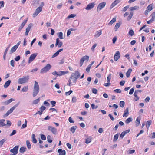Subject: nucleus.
<instances>
[{"label": "nucleus", "instance_id": "nucleus-1", "mask_svg": "<svg viewBox=\"0 0 155 155\" xmlns=\"http://www.w3.org/2000/svg\"><path fill=\"white\" fill-rule=\"evenodd\" d=\"M39 91V88L38 83L35 81L32 95L33 97L36 96Z\"/></svg>", "mask_w": 155, "mask_h": 155}, {"label": "nucleus", "instance_id": "nucleus-2", "mask_svg": "<svg viewBox=\"0 0 155 155\" xmlns=\"http://www.w3.org/2000/svg\"><path fill=\"white\" fill-rule=\"evenodd\" d=\"M29 79V77L28 75L23 76L22 78L18 79V83L19 84H21L27 83Z\"/></svg>", "mask_w": 155, "mask_h": 155}, {"label": "nucleus", "instance_id": "nucleus-3", "mask_svg": "<svg viewBox=\"0 0 155 155\" xmlns=\"http://www.w3.org/2000/svg\"><path fill=\"white\" fill-rule=\"evenodd\" d=\"M51 65L48 64L47 65L42 68L41 71L40 73H45L48 71L51 68Z\"/></svg>", "mask_w": 155, "mask_h": 155}, {"label": "nucleus", "instance_id": "nucleus-4", "mask_svg": "<svg viewBox=\"0 0 155 155\" xmlns=\"http://www.w3.org/2000/svg\"><path fill=\"white\" fill-rule=\"evenodd\" d=\"M18 103L14 106L12 107L4 115V117H5L8 116L15 109L16 107L18 106Z\"/></svg>", "mask_w": 155, "mask_h": 155}, {"label": "nucleus", "instance_id": "nucleus-5", "mask_svg": "<svg viewBox=\"0 0 155 155\" xmlns=\"http://www.w3.org/2000/svg\"><path fill=\"white\" fill-rule=\"evenodd\" d=\"M89 57L88 56L85 55L84 56L81 58L80 60V67L82 66L84 62L86 60L88 61L89 60Z\"/></svg>", "mask_w": 155, "mask_h": 155}, {"label": "nucleus", "instance_id": "nucleus-6", "mask_svg": "<svg viewBox=\"0 0 155 155\" xmlns=\"http://www.w3.org/2000/svg\"><path fill=\"white\" fill-rule=\"evenodd\" d=\"M106 3L105 2L101 3L98 5L97 11L98 12L99 11L102 10L105 6Z\"/></svg>", "mask_w": 155, "mask_h": 155}, {"label": "nucleus", "instance_id": "nucleus-7", "mask_svg": "<svg viewBox=\"0 0 155 155\" xmlns=\"http://www.w3.org/2000/svg\"><path fill=\"white\" fill-rule=\"evenodd\" d=\"M42 8L38 7L33 14L32 16L34 18L36 17L42 11Z\"/></svg>", "mask_w": 155, "mask_h": 155}, {"label": "nucleus", "instance_id": "nucleus-8", "mask_svg": "<svg viewBox=\"0 0 155 155\" xmlns=\"http://www.w3.org/2000/svg\"><path fill=\"white\" fill-rule=\"evenodd\" d=\"M19 147V146H15L13 149L10 150V152L13 153H15L16 155L18 153V150Z\"/></svg>", "mask_w": 155, "mask_h": 155}, {"label": "nucleus", "instance_id": "nucleus-9", "mask_svg": "<svg viewBox=\"0 0 155 155\" xmlns=\"http://www.w3.org/2000/svg\"><path fill=\"white\" fill-rule=\"evenodd\" d=\"M38 54V53H35L32 54L29 58L28 63H30L35 59Z\"/></svg>", "mask_w": 155, "mask_h": 155}, {"label": "nucleus", "instance_id": "nucleus-10", "mask_svg": "<svg viewBox=\"0 0 155 155\" xmlns=\"http://www.w3.org/2000/svg\"><path fill=\"white\" fill-rule=\"evenodd\" d=\"M95 5L94 2L90 3L88 4L85 8V9L87 10H89L92 9Z\"/></svg>", "mask_w": 155, "mask_h": 155}, {"label": "nucleus", "instance_id": "nucleus-11", "mask_svg": "<svg viewBox=\"0 0 155 155\" xmlns=\"http://www.w3.org/2000/svg\"><path fill=\"white\" fill-rule=\"evenodd\" d=\"M48 130L51 131L54 134H56L57 132V129L51 126H49L48 127Z\"/></svg>", "mask_w": 155, "mask_h": 155}, {"label": "nucleus", "instance_id": "nucleus-12", "mask_svg": "<svg viewBox=\"0 0 155 155\" xmlns=\"http://www.w3.org/2000/svg\"><path fill=\"white\" fill-rule=\"evenodd\" d=\"M33 25L32 23H30L28 25V27L26 29V32L25 33V35L27 36L28 35V33L30 31V30L32 27V26Z\"/></svg>", "mask_w": 155, "mask_h": 155}, {"label": "nucleus", "instance_id": "nucleus-13", "mask_svg": "<svg viewBox=\"0 0 155 155\" xmlns=\"http://www.w3.org/2000/svg\"><path fill=\"white\" fill-rule=\"evenodd\" d=\"M120 58V53L119 51H117L114 55V59L115 61H117Z\"/></svg>", "mask_w": 155, "mask_h": 155}, {"label": "nucleus", "instance_id": "nucleus-14", "mask_svg": "<svg viewBox=\"0 0 155 155\" xmlns=\"http://www.w3.org/2000/svg\"><path fill=\"white\" fill-rule=\"evenodd\" d=\"M130 130H126L124 131L123 132H122L120 136V137L121 139H122L123 138L124 136L127 133H128L130 131Z\"/></svg>", "mask_w": 155, "mask_h": 155}, {"label": "nucleus", "instance_id": "nucleus-15", "mask_svg": "<svg viewBox=\"0 0 155 155\" xmlns=\"http://www.w3.org/2000/svg\"><path fill=\"white\" fill-rule=\"evenodd\" d=\"M63 45V43L61 41H60L58 38H57L56 39V43L55 45L58 46V48L60 47Z\"/></svg>", "mask_w": 155, "mask_h": 155}, {"label": "nucleus", "instance_id": "nucleus-16", "mask_svg": "<svg viewBox=\"0 0 155 155\" xmlns=\"http://www.w3.org/2000/svg\"><path fill=\"white\" fill-rule=\"evenodd\" d=\"M121 0H115L113 3H112L111 5L110 8H112L114 7L116 5H117L118 3H119Z\"/></svg>", "mask_w": 155, "mask_h": 155}, {"label": "nucleus", "instance_id": "nucleus-17", "mask_svg": "<svg viewBox=\"0 0 155 155\" xmlns=\"http://www.w3.org/2000/svg\"><path fill=\"white\" fill-rule=\"evenodd\" d=\"M58 152L59 153V155H66V152L65 150H62L61 149H59L58 150Z\"/></svg>", "mask_w": 155, "mask_h": 155}, {"label": "nucleus", "instance_id": "nucleus-18", "mask_svg": "<svg viewBox=\"0 0 155 155\" xmlns=\"http://www.w3.org/2000/svg\"><path fill=\"white\" fill-rule=\"evenodd\" d=\"M11 82L10 80H8L5 83L3 86L5 88H6L8 87Z\"/></svg>", "mask_w": 155, "mask_h": 155}, {"label": "nucleus", "instance_id": "nucleus-19", "mask_svg": "<svg viewBox=\"0 0 155 155\" xmlns=\"http://www.w3.org/2000/svg\"><path fill=\"white\" fill-rule=\"evenodd\" d=\"M68 72V71H60L59 72H58V76H60L63 75H64L65 74H67Z\"/></svg>", "mask_w": 155, "mask_h": 155}, {"label": "nucleus", "instance_id": "nucleus-20", "mask_svg": "<svg viewBox=\"0 0 155 155\" xmlns=\"http://www.w3.org/2000/svg\"><path fill=\"white\" fill-rule=\"evenodd\" d=\"M74 75H73V77L75 78H77V79L80 76V74L78 71H75L74 73L73 74Z\"/></svg>", "mask_w": 155, "mask_h": 155}, {"label": "nucleus", "instance_id": "nucleus-21", "mask_svg": "<svg viewBox=\"0 0 155 155\" xmlns=\"http://www.w3.org/2000/svg\"><path fill=\"white\" fill-rule=\"evenodd\" d=\"M18 48L15 45L11 49L10 51L9 52V54H11L13 53L14 52L16 51V50Z\"/></svg>", "mask_w": 155, "mask_h": 155}, {"label": "nucleus", "instance_id": "nucleus-22", "mask_svg": "<svg viewBox=\"0 0 155 155\" xmlns=\"http://www.w3.org/2000/svg\"><path fill=\"white\" fill-rule=\"evenodd\" d=\"M15 100L14 99L11 98L10 99L5 101L4 103L5 105H8L11 103L12 101H14Z\"/></svg>", "mask_w": 155, "mask_h": 155}, {"label": "nucleus", "instance_id": "nucleus-23", "mask_svg": "<svg viewBox=\"0 0 155 155\" xmlns=\"http://www.w3.org/2000/svg\"><path fill=\"white\" fill-rule=\"evenodd\" d=\"M32 138V142L34 143H36L37 142V140L35 138V136L34 134H33L31 136Z\"/></svg>", "mask_w": 155, "mask_h": 155}, {"label": "nucleus", "instance_id": "nucleus-24", "mask_svg": "<svg viewBox=\"0 0 155 155\" xmlns=\"http://www.w3.org/2000/svg\"><path fill=\"white\" fill-rule=\"evenodd\" d=\"M5 121L4 119L0 120V125L1 127H3L6 125V124L4 122Z\"/></svg>", "mask_w": 155, "mask_h": 155}, {"label": "nucleus", "instance_id": "nucleus-25", "mask_svg": "<svg viewBox=\"0 0 155 155\" xmlns=\"http://www.w3.org/2000/svg\"><path fill=\"white\" fill-rule=\"evenodd\" d=\"M26 148L25 147H21L20 149L19 152L20 153H24L26 150Z\"/></svg>", "mask_w": 155, "mask_h": 155}, {"label": "nucleus", "instance_id": "nucleus-26", "mask_svg": "<svg viewBox=\"0 0 155 155\" xmlns=\"http://www.w3.org/2000/svg\"><path fill=\"white\" fill-rule=\"evenodd\" d=\"M71 81H72L74 83H75L77 80V78H75L73 77V75H71V77L70 78Z\"/></svg>", "mask_w": 155, "mask_h": 155}, {"label": "nucleus", "instance_id": "nucleus-27", "mask_svg": "<svg viewBox=\"0 0 155 155\" xmlns=\"http://www.w3.org/2000/svg\"><path fill=\"white\" fill-rule=\"evenodd\" d=\"M132 69L130 68L129 69L126 73V76L127 78H129L130 77V74L132 71Z\"/></svg>", "mask_w": 155, "mask_h": 155}, {"label": "nucleus", "instance_id": "nucleus-28", "mask_svg": "<svg viewBox=\"0 0 155 155\" xmlns=\"http://www.w3.org/2000/svg\"><path fill=\"white\" fill-rule=\"evenodd\" d=\"M26 146L27 148L28 149H30L31 148V145L30 143V142L28 140H27L26 141Z\"/></svg>", "mask_w": 155, "mask_h": 155}, {"label": "nucleus", "instance_id": "nucleus-29", "mask_svg": "<svg viewBox=\"0 0 155 155\" xmlns=\"http://www.w3.org/2000/svg\"><path fill=\"white\" fill-rule=\"evenodd\" d=\"M91 137H89L85 139V143L87 144L91 142Z\"/></svg>", "mask_w": 155, "mask_h": 155}, {"label": "nucleus", "instance_id": "nucleus-30", "mask_svg": "<svg viewBox=\"0 0 155 155\" xmlns=\"http://www.w3.org/2000/svg\"><path fill=\"white\" fill-rule=\"evenodd\" d=\"M77 128V126H72L70 130L73 133H74L75 132V130Z\"/></svg>", "mask_w": 155, "mask_h": 155}, {"label": "nucleus", "instance_id": "nucleus-31", "mask_svg": "<svg viewBox=\"0 0 155 155\" xmlns=\"http://www.w3.org/2000/svg\"><path fill=\"white\" fill-rule=\"evenodd\" d=\"M152 121L151 120L148 121L146 122V127L147 129H148L150 125L151 124Z\"/></svg>", "mask_w": 155, "mask_h": 155}, {"label": "nucleus", "instance_id": "nucleus-32", "mask_svg": "<svg viewBox=\"0 0 155 155\" xmlns=\"http://www.w3.org/2000/svg\"><path fill=\"white\" fill-rule=\"evenodd\" d=\"M6 140L5 139H3L0 141V148L1 147L2 145L4 143Z\"/></svg>", "mask_w": 155, "mask_h": 155}, {"label": "nucleus", "instance_id": "nucleus-33", "mask_svg": "<svg viewBox=\"0 0 155 155\" xmlns=\"http://www.w3.org/2000/svg\"><path fill=\"white\" fill-rule=\"evenodd\" d=\"M151 16L152 17L151 20L152 21H154V20H155V12H154L151 14Z\"/></svg>", "mask_w": 155, "mask_h": 155}, {"label": "nucleus", "instance_id": "nucleus-34", "mask_svg": "<svg viewBox=\"0 0 155 155\" xmlns=\"http://www.w3.org/2000/svg\"><path fill=\"white\" fill-rule=\"evenodd\" d=\"M58 35L59 38L61 39H62L64 38L63 36V33L62 32H60L58 33Z\"/></svg>", "mask_w": 155, "mask_h": 155}, {"label": "nucleus", "instance_id": "nucleus-35", "mask_svg": "<svg viewBox=\"0 0 155 155\" xmlns=\"http://www.w3.org/2000/svg\"><path fill=\"white\" fill-rule=\"evenodd\" d=\"M126 110V112H124L123 115V117H127L128 115L129 114L128 109V108H127Z\"/></svg>", "mask_w": 155, "mask_h": 155}, {"label": "nucleus", "instance_id": "nucleus-36", "mask_svg": "<svg viewBox=\"0 0 155 155\" xmlns=\"http://www.w3.org/2000/svg\"><path fill=\"white\" fill-rule=\"evenodd\" d=\"M101 30L98 31L95 34V36L96 37H98L101 34Z\"/></svg>", "mask_w": 155, "mask_h": 155}, {"label": "nucleus", "instance_id": "nucleus-37", "mask_svg": "<svg viewBox=\"0 0 155 155\" xmlns=\"http://www.w3.org/2000/svg\"><path fill=\"white\" fill-rule=\"evenodd\" d=\"M120 25V23H118L116 24L114 27V28L116 29L115 30V31H116L117 29L119 28Z\"/></svg>", "mask_w": 155, "mask_h": 155}, {"label": "nucleus", "instance_id": "nucleus-38", "mask_svg": "<svg viewBox=\"0 0 155 155\" xmlns=\"http://www.w3.org/2000/svg\"><path fill=\"white\" fill-rule=\"evenodd\" d=\"M138 8L139 7L138 6H135L134 7H130V9L131 11H133L138 9Z\"/></svg>", "mask_w": 155, "mask_h": 155}, {"label": "nucleus", "instance_id": "nucleus-39", "mask_svg": "<svg viewBox=\"0 0 155 155\" xmlns=\"http://www.w3.org/2000/svg\"><path fill=\"white\" fill-rule=\"evenodd\" d=\"M135 122L136 123V126H139L140 122V119H139L138 117H137L136 120Z\"/></svg>", "mask_w": 155, "mask_h": 155}, {"label": "nucleus", "instance_id": "nucleus-40", "mask_svg": "<svg viewBox=\"0 0 155 155\" xmlns=\"http://www.w3.org/2000/svg\"><path fill=\"white\" fill-rule=\"evenodd\" d=\"M40 101V98H38L35 100H34L33 101V104H37Z\"/></svg>", "mask_w": 155, "mask_h": 155}, {"label": "nucleus", "instance_id": "nucleus-41", "mask_svg": "<svg viewBox=\"0 0 155 155\" xmlns=\"http://www.w3.org/2000/svg\"><path fill=\"white\" fill-rule=\"evenodd\" d=\"M28 86H25L23 87V88L22 89V91L23 92H26L28 90Z\"/></svg>", "mask_w": 155, "mask_h": 155}, {"label": "nucleus", "instance_id": "nucleus-42", "mask_svg": "<svg viewBox=\"0 0 155 155\" xmlns=\"http://www.w3.org/2000/svg\"><path fill=\"white\" fill-rule=\"evenodd\" d=\"M118 134H116L114 136L113 141H116L118 139Z\"/></svg>", "mask_w": 155, "mask_h": 155}, {"label": "nucleus", "instance_id": "nucleus-43", "mask_svg": "<svg viewBox=\"0 0 155 155\" xmlns=\"http://www.w3.org/2000/svg\"><path fill=\"white\" fill-rule=\"evenodd\" d=\"M128 34L129 35H130L131 36H132L134 35V32L132 29H130L129 31Z\"/></svg>", "mask_w": 155, "mask_h": 155}, {"label": "nucleus", "instance_id": "nucleus-44", "mask_svg": "<svg viewBox=\"0 0 155 155\" xmlns=\"http://www.w3.org/2000/svg\"><path fill=\"white\" fill-rule=\"evenodd\" d=\"M132 120V119L131 117H130L127 118L125 121V123L127 124L129 123L130 122H131Z\"/></svg>", "mask_w": 155, "mask_h": 155}, {"label": "nucleus", "instance_id": "nucleus-45", "mask_svg": "<svg viewBox=\"0 0 155 155\" xmlns=\"http://www.w3.org/2000/svg\"><path fill=\"white\" fill-rule=\"evenodd\" d=\"M125 104V102L123 101H121L120 102V106L121 107H124Z\"/></svg>", "mask_w": 155, "mask_h": 155}, {"label": "nucleus", "instance_id": "nucleus-46", "mask_svg": "<svg viewBox=\"0 0 155 155\" xmlns=\"http://www.w3.org/2000/svg\"><path fill=\"white\" fill-rule=\"evenodd\" d=\"M111 74H110L108 76L107 78V82L110 83V80L111 78Z\"/></svg>", "mask_w": 155, "mask_h": 155}, {"label": "nucleus", "instance_id": "nucleus-47", "mask_svg": "<svg viewBox=\"0 0 155 155\" xmlns=\"http://www.w3.org/2000/svg\"><path fill=\"white\" fill-rule=\"evenodd\" d=\"M51 136L50 135H48L47 137V141L49 143H51L52 142V140L51 139Z\"/></svg>", "mask_w": 155, "mask_h": 155}, {"label": "nucleus", "instance_id": "nucleus-48", "mask_svg": "<svg viewBox=\"0 0 155 155\" xmlns=\"http://www.w3.org/2000/svg\"><path fill=\"white\" fill-rule=\"evenodd\" d=\"M134 150H129L127 151V153L129 154H132L135 152Z\"/></svg>", "mask_w": 155, "mask_h": 155}, {"label": "nucleus", "instance_id": "nucleus-49", "mask_svg": "<svg viewBox=\"0 0 155 155\" xmlns=\"http://www.w3.org/2000/svg\"><path fill=\"white\" fill-rule=\"evenodd\" d=\"M25 60L24 59L22 61L21 64H20V66L22 67H23L25 66Z\"/></svg>", "mask_w": 155, "mask_h": 155}, {"label": "nucleus", "instance_id": "nucleus-50", "mask_svg": "<svg viewBox=\"0 0 155 155\" xmlns=\"http://www.w3.org/2000/svg\"><path fill=\"white\" fill-rule=\"evenodd\" d=\"M116 18H114L112 19L109 23L108 24H112L115 21Z\"/></svg>", "mask_w": 155, "mask_h": 155}, {"label": "nucleus", "instance_id": "nucleus-51", "mask_svg": "<svg viewBox=\"0 0 155 155\" xmlns=\"http://www.w3.org/2000/svg\"><path fill=\"white\" fill-rule=\"evenodd\" d=\"M97 46V44H95L94 45L92 46V47L91 49V50L93 52L94 51V49Z\"/></svg>", "mask_w": 155, "mask_h": 155}, {"label": "nucleus", "instance_id": "nucleus-52", "mask_svg": "<svg viewBox=\"0 0 155 155\" xmlns=\"http://www.w3.org/2000/svg\"><path fill=\"white\" fill-rule=\"evenodd\" d=\"M76 16V15L75 14H71L70 15H69L67 18H74Z\"/></svg>", "mask_w": 155, "mask_h": 155}, {"label": "nucleus", "instance_id": "nucleus-53", "mask_svg": "<svg viewBox=\"0 0 155 155\" xmlns=\"http://www.w3.org/2000/svg\"><path fill=\"white\" fill-rule=\"evenodd\" d=\"M10 46V45H9L7 47L6 49L5 50V52L4 53V54H6L7 52V51H8V50L9 49V48Z\"/></svg>", "mask_w": 155, "mask_h": 155}, {"label": "nucleus", "instance_id": "nucleus-54", "mask_svg": "<svg viewBox=\"0 0 155 155\" xmlns=\"http://www.w3.org/2000/svg\"><path fill=\"white\" fill-rule=\"evenodd\" d=\"M137 94L134 93V96L136 97V99H134V101H136L139 99V97L137 95Z\"/></svg>", "mask_w": 155, "mask_h": 155}, {"label": "nucleus", "instance_id": "nucleus-55", "mask_svg": "<svg viewBox=\"0 0 155 155\" xmlns=\"http://www.w3.org/2000/svg\"><path fill=\"white\" fill-rule=\"evenodd\" d=\"M91 107L92 109H97L98 108V106H95V105L93 104H91Z\"/></svg>", "mask_w": 155, "mask_h": 155}, {"label": "nucleus", "instance_id": "nucleus-56", "mask_svg": "<svg viewBox=\"0 0 155 155\" xmlns=\"http://www.w3.org/2000/svg\"><path fill=\"white\" fill-rule=\"evenodd\" d=\"M41 139L43 140H45L46 139L45 136L43 134L41 135Z\"/></svg>", "mask_w": 155, "mask_h": 155}, {"label": "nucleus", "instance_id": "nucleus-57", "mask_svg": "<svg viewBox=\"0 0 155 155\" xmlns=\"http://www.w3.org/2000/svg\"><path fill=\"white\" fill-rule=\"evenodd\" d=\"M134 88H132L129 91V94L130 95H131L133 94V92H134Z\"/></svg>", "mask_w": 155, "mask_h": 155}, {"label": "nucleus", "instance_id": "nucleus-58", "mask_svg": "<svg viewBox=\"0 0 155 155\" xmlns=\"http://www.w3.org/2000/svg\"><path fill=\"white\" fill-rule=\"evenodd\" d=\"M114 91L117 93H120L121 92V90L118 89L114 90Z\"/></svg>", "mask_w": 155, "mask_h": 155}, {"label": "nucleus", "instance_id": "nucleus-59", "mask_svg": "<svg viewBox=\"0 0 155 155\" xmlns=\"http://www.w3.org/2000/svg\"><path fill=\"white\" fill-rule=\"evenodd\" d=\"M77 101V99L75 97H73L72 98V102L73 103H75Z\"/></svg>", "mask_w": 155, "mask_h": 155}, {"label": "nucleus", "instance_id": "nucleus-60", "mask_svg": "<svg viewBox=\"0 0 155 155\" xmlns=\"http://www.w3.org/2000/svg\"><path fill=\"white\" fill-rule=\"evenodd\" d=\"M15 62V61L13 60H12L10 61V64L13 67H14L15 66V65H14Z\"/></svg>", "mask_w": 155, "mask_h": 155}, {"label": "nucleus", "instance_id": "nucleus-61", "mask_svg": "<svg viewBox=\"0 0 155 155\" xmlns=\"http://www.w3.org/2000/svg\"><path fill=\"white\" fill-rule=\"evenodd\" d=\"M59 54L58 53V52H57V51L52 56V58H54L55 57L57 56Z\"/></svg>", "mask_w": 155, "mask_h": 155}, {"label": "nucleus", "instance_id": "nucleus-62", "mask_svg": "<svg viewBox=\"0 0 155 155\" xmlns=\"http://www.w3.org/2000/svg\"><path fill=\"white\" fill-rule=\"evenodd\" d=\"M147 9L148 10L150 11L152 9V6L151 5H149L147 7Z\"/></svg>", "mask_w": 155, "mask_h": 155}, {"label": "nucleus", "instance_id": "nucleus-63", "mask_svg": "<svg viewBox=\"0 0 155 155\" xmlns=\"http://www.w3.org/2000/svg\"><path fill=\"white\" fill-rule=\"evenodd\" d=\"M46 109V107H45L42 106L40 108L41 110V111L43 112Z\"/></svg>", "mask_w": 155, "mask_h": 155}, {"label": "nucleus", "instance_id": "nucleus-64", "mask_svg": "<svg viewBox=\"0 0 155 155\" xmlns=\"http://www.w3.org/2000/svg\"><path fill=\"white\" fill-rule=\"evenodd\" d=\"M20 57L19 55L17 56L15 58V60L16 61H18L19 60H20Z\"/></svg>", "mask_w": 155, "mask_h": 155}]
</instances>
